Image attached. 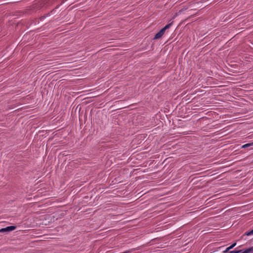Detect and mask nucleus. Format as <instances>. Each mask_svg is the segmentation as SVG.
I'll return each mask as SVG.
<instances>
[{
    "instance_id": "nucleus-1",
    "label": "nucleus",
    "mask_w": 253,
    "mask_h": 253,
    "mask_svg": "<svg viewBox=\"0 0 253 253\" xmlns=\"http://www.w3.org/2000/svg\"><path fill=\"white\" fill-rule=\"evenodd\" d=\"M53 2L54 0H42L33 5V9L38 10L44 6L47 7L48 6L51 5Z\"/></svg>"
},
{
    "instance_id": "nucleus-2",
    "label": "nucleus",
    "mask_w": 253,
    "mask_h": 253,
    "mask_svg": "<svg viewBox=\"0 0 253 253\" xmlns=\"http://www.w3.org/2000/svg\"><path fill=\"white\" fill-rule=\"evenodd\" d=\"M16 228L15 226H7L5 228L0 229V233L9 232L15 230Z\"/></svg>"
},
{
    "instance_id": "nucleus-3",
    "label": "nucleus",
    "mask_w": 253,
    "mask_h": 253,
    "mask_svg": "<svg viewBox=\"0 0 253 253\" xmlns=\"http://www.w3.org/2000/svg\"><path fill=\"white\" fill-rule=\"evenodd\" d=\"M165 32L166 31H165V30L162 28L158 33H157L155 35L154 38V40L159 39L161 38L164 35Z\"/></svg>"
},
{
    "instance_id": "nucleus-4",
    "label": "nucleus",
    "mask_w": 253,
    "mask_h": 253,
    "mask_svg": "<svg viewBox=\"0 0 253 253\" xmlns=\"http://www.w3.org/2000/svg\"><path fill=\"white\" fill-rule=\"evenodd\" d=\"M246 253H253V246L245 250Z\"/></svg>"
},
{
    "instance_id": "nucleus-5",
    "label": "nucleus",
    "mask_w": 253,
    "mask_h": 253,
    "mask_svg": "<svg viewBox=\"0 0 253 253\" xmlns=\"http://www.w3.org/2000/svg\"><path fill=\"white\" fill-rule=\"evenodd\" d=\"M253 145V142L252 143H247V144H246L245 145H243L242 146V148H247V147H249L250 146H252Z\"/></svg>"
},
{
    "instance_id": "nucleus-6",
    "label": "nucleus",
    "mask_w": 253,
    "mask_h": 253,
    "mask_svg": "<svg viewBox=\"0 0 253 253\" xmlns=\"http://www.w3.org/2000/svg\"><path fill=\"white\" fill-rule=\"evenodd\" d=\"M172 24V22L166 25L164 28H163V29H164L165 31H166V30L169 29L171 26Z\"/></svg>"
},
{
    "instance_id": "nucleus-7",
    "label": "nucleus",
    "mask_w": 253,
    "mask_h": 253,
    "mask_svg": "<svg viewBox=\"0 0 253 253\" xmlns=\"http://www.w3.org/2000/svg\"><path fill=\"white\" fill-rule=\"evenodd\" d=\"M253 235V229L250 231L246 232L245 233L244 235L250 236Z\"/></svg>"
},
{
    "instance_id": "nucleus-8",
    "label": "nucleus",
    "mask_w": 253,
    "mask_h": 253,
    "mask_svg": "<svg viewBox=\"0 0 253 253\" xmlns=\"http://www.w3.org/2000/svg\"><path fill=\"white\" fill-rule=\"evenodd\" d=\"M49 15H50V13H47L46 14H45V15H43L41 17V20H42V19L45 18L46 17L49 16Z\"/></svg>"
},
{
    "instance_id": "nucleus-9",
    "label": "nucleus",
    "mask_w": 253,
    "mask_h": 253,
    "mask_svg": "<svg viewBox=\"0 0 253 253\" xmlns=\"http://www.w3.org/2000/svg\"><path fill=\"white\" fill-rule=\"evenodd\" d=\"M236 245V243H234L232 244L231 246L229 247V248L231 250Z\"/></svg>"
},
{
    "instance_id": "nucleus-10",
    "label": "nucleus",
    "mask_w": 253,
    "mask_h": 253,
    "mask_svg": "<svg viewBox=\"0 0 253 253\" xmlns=\"http://www.w3.org/2000/svg\"><path fill=\"white\" fill-rule=\"evenodd\" d=\"M231 249L228 247L227 248L225 251H223V253H229V251Z\"/></svg>"
},
{
    "instance_id": "nucleus-11",
    "label": "nucleus",
    "mask_w": 253,
    "mask_h": 253,
    "mask_svg": "<svg viewBox=\"0 0 253 253\" xmlns=\"http://www.w3.org/2000/svg\"><path fill=\"white\" fill-rule=\"evenodd\" d=\"M246 253V252H245V250H244L243 252H241V253Z\"/></svg>"
}]
</instances>
